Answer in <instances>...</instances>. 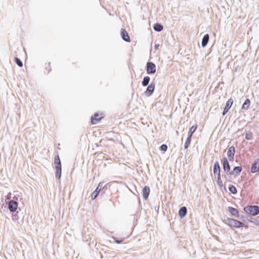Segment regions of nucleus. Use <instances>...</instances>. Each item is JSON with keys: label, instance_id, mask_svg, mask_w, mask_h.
Instances as JSON below:
<instances>
[{"label": "nucleus", "instance_id": "nucleus-40", "mask_svg": "<svg viewBox=\"0 0 259 259\" xmlns=\"http://www.w3.org/2000/svg\"><path fill=\"white\" fill-rule=\"evenodd\" d=\"M232 176L233 175H229L228 177V179L227 181L232 182Z\"/></svg>", "mask_w": 259, "mask_h": 259}, {"label": "nucleus", "instance_id": "nucleus-9", "mask_svg": "<svg viewBox=\"0 0 259 259\" xmlns=\"http://www.w3.org/2000/svg\"><path fill=\"white\" fill-rule=\"evenodd\" d=\"M221 162L223 166L224 173H227L231 171V165L229 164L228 159L226 157H223L221 159Z\"/></svg>", "mask_w": 259, "mask_h": 259}, {"label": "nucleus", "instance_id": "nucleus-34", "mask_svg": "<svg viewBox=\"0 0 259 259\" xmlns=\"http://www.w3.org/2000/svg\"><path fill=\"white\" fill-rule=\"evenodd\" d=\"M238 218L241 219L242 221H245L246 220L248 221V220H249V218L244 215L239 214V217Z\"/></svg>", "mask_w": 259, "mask_h": 259}, {"label": "nucleus", "instance_id": "nucleus-36", "mask_svg": "<svg viewBox=\"0 0 259 259\" xmlns=\"http://www.w3.org/2000/svg\"><path fill=\"white\" fill-rule=\"evenodd\" d=\"M16 213L14 214L13 215H12V218H13V220H17L18 219V211H16Z\"/></svg>", "mask_w": 259, "mask_h": 259}, {"label": "nucleus", "instance_id": "nucleus-22", "mask_svg": "<svg viewBox=\"0 0 259 259\" xmlns=\"http://www.w3.org/2000/svg\"><path fill=\"white\" fill-rule=\"evenodd\" d=\"M198 127V125L197 124H195L192 126L189 130L188 132V136L192 137L194 133L196 131Z\"/></svg>", "mask_w": 259, "mask_h": 259}, {"label": "nucleus", "instance_id": "nucleus-28", "mask_svg": "<svg viewBox=\"0 0 259 259\" xmlns=\"http://www.w3.org/2000/svg\"><path fill=\"white\" fill-rule=\"evenodd\" d=\"M113 239L114 240V242L117 244L122 243L125 239L124 237L123 238H118L116 237H113Z\"/></svg>", "mask_w": 259, "mask_h": 259}, {"label": "nucleus", "instance_id": "nucleus-23", "mask_svg": "<svg viewBox=\"0 0 259 259\" xmlns=\"http://www.w3.org/2000/svg\"><path fill=\"white\" fill-rule=\"evenodd\" d=\"M150 81V77L149 76H144L141 82L142 85L144 87L147 86L149 84Z\"/></svg>", "mask_w": 259, "mask_h": 259}, {"label": "nucleus", "instance_id": "nucleus-39", "mask_svg": "<svg viewBox=\"0 0 259 259\" xmlns=\"http://www.w3.org/2000/svg\"><path fill=\"white\" fill-rule=\"evenodd\" d=\"M158 205H156L155 206V210L157 211V213H158L159 212V207H160V202L158 201Z\"/></svg>", "mask_w": 259, "mask_h": 259}, {"label": "nucleus", "instance_id": "nucleus-15", "mask_svg": "<svg viewBox=\"0 0 259 259\" xmlns=\"http://www.w3.org/2000/svg\"><path fill=\"white\" fill-rule=\"evenodd\" d=\"M150 193V188L148 186H145L142 189V194L144 200H147L148 199Z\"/></svg>", "mask_w": 259, "mask_h": 259}, {"label": "nucleus", "instance_id": "nucleus-25", "mask_svg": "<svg viewBox=\"0 0 259 259\" xmlns=\"http://www.w3.org/2000/svg\"><path fill=\"white\" fill-rule=\"evenodd\" d=\"M192 141V138L190 136H187V138L186 139V140L184 143V148L185 149H187L188 147H189L190 143Z\"/></svg>", "mask_w": 259, "mask_h": 259}, {"label": "nucleus", "instance_id": "nucleus-31", "mask_svg": "<svg viewBox=\"0 0 259 259\" xmlns=\"http://www.w3.org/2000/svg\"><path fill=\"white\" fill-rule=\"evenodd\" d=\"M217 183L220 189L224 190L225 191L227 190L226 187L225 185L223 184L222 180L217 181Z\"/></svg>", "mask_w": 259, "mask_h": 259}, {"label": "nucleus", "instance_id": "nucleus-1", "mask_svg": "<svg viewBox=\"0 0 259 259\" xmlns=\"http://www.w3.org/2000/svg\"><path fill=\"white\" fill-rule=\"evenodd\" d=\"M101 182L102 183V184L101 189H100V190H99L100 196L102 199L104 200H107L108 199H109V197L111 196L112 194V192L110 188L111 186V184L110 183H108L104 185L105 182Z\"/></svg>", "mask_w": 259, "mask_h": 259}, {"label": "nucleus", "instance_id": "nucleus-33", "mask_svg": "<svg viewBox=\"0 0 259 259\" xmlns=\"http://www.w3.org/2000/svg\"><path fill=\"white\" fill-rule=\"evenodd\" d=\"M253 134L251 132L246 133L245 138L247 140H251L252 139Z\"/></svg>", "mask_w": 259, "mask_h": 259}, {"label": "nucleus", "instance_id": "nucleus-43", "mask_svg": "<svg viewBox=\"0 0 259 259\" xmlns=\"http://www.w3.org/2000/svg\"><path fill=\"white\" fill-rule=\"evenodd\" d=\"M96 146H99L98 144H96Z\"/></svg>", "mask_w": 259, "mask_h": 259}, {"label": "nucleus", "instance_id": "nucleus-41", "mask_svg": "<svg viewBox=\"0 0 259 259\" xmlns=\"http://www.w3.org/2000/svg\"><path fill=\"white\" fill-rule=\"evenodd\" d=\"M160 47V45L158 44H154V49L155 50H158Z\"/></svg>", "mask_w": 259, "mask_h": 259}, {"label": "nucleus", "instance_id": "nucleus-44", "mask_svg": "<svg viewBox=\"0 0 259 259\" xmlns=\"http://www.w3.org/2000/svg\"><path fill=\"white\" fill-rule=\"evenodd\" d=\"M258 165V173H259V164Z\"/></svg>", "mask_w": 259, "mask_h": 259}, {"label": "nucleus", "instance_id": "nucleus-13", "mask_svg": "<svg viewBox=\"0 0 259 259\" xmlns=\"http://www.w3.org/2000/svg\"><path fill=\"white\" fill-rule=\"evenodd\" d=\"M259 164V158H256L254 160L253 162L252 163L250 168V172L254 174L258 172V164Z\"/></svg>", "mask_w": 259, "mask_h": 259}, {"label": "nucleus", "instance_id": "nucleus-19", "mask_svg": "<svg viewBox=\"0 0 259 259\" xmlns=\"http://www.w3.org/2000/svg\"><path fill=\"white\" fill-rule=\"evenodd\" d=\"M209 40V35L208 33L205 34L201 40V46L202 48L205 47Z\"/></svg>", "mask_w": 259, "mask_h": 259}, {"label": "nucleus", "instance_id": "nucleus-14", "mask_svg": "<svg viewBox=\"0 0 259 259\" xmlns=\"http://www.w3.org/2000/svg\"><path fill=\"white\" fill-rule=\"evenodd\" d=\"M120 35L124 41L127 42L131 41L128 32L123 28H121L120 30Z\"/></svg>", "mask_w": 259, "mask_h": 259}, {"label": "nucleus", "instance_id": "nucleus-29", "mask_svg": "<svg viewBox=\"0 0 259 259\" xmlns=\"http://www.w3.org/2000/svg\"><path fill=\"white\" fill-rule=\"evenodd\" d=\"M14 61L19 67H22L23 66V62L19 58L17 57V55L14 57Z\"/></svg>", "mask_w": 259, "mask_h": 259}, {"label": "nucleus", "instance_id": "nucleus-3", "mask_svg": "<svg viewBox=\"0 0 259 259\" xmlns=\"http://www.w3.org/2000/svg\"><path fill=\"white\" fill-rule=\"evenodd\" d=\"M19 195H15L12 200L10 201H6V204L8 205V208L10 212L14 213L17 211L18 208V198Z\"/></svg>", "mask_w": 259, "mask_h": 259}, {"label": "nucleus", "instance_id": "nucleus-20", "mask_svg": "<svg viewBox=\"0 0 259 259\" xmlns=\"http://www.w3.org/2000/svg\"><path fill=\"white\" fill-rule=\"evenodd\" d=\"M153 29L156 32H160L163 29V26L160 23H155L153 25Z\"/></svg>", "mask_w": 259, "mask_h": 259}, {"label": "nucleus", "instance_id": "nucleus-21", "mask_svg": "<svg viewBox=\"0 0 259 259\" xmlns=\"http://www.w3.org/2000/svg\"><path fill=\"white\" fill-rule=\"evenodd\" d=\"M250 103L251 102L250 99L248 98L246 99L242 105L241 109L244 110H247L249 108Z\"/></svg>", "mask_w": 259, "mask_h": 259}, {"label": "nucleus", "instance_id": "nucleus-5", "mask_svg": "<svg viewBox=\"0 0 259 259\" xmlns=\"http://www.w3.org/2000/svg\"><path fill=\"white\" fill-rule=\"evenodd\" d=\"M213 172L215 177L216 181H221V169L220 163L218 161L214 162L213 166Z\"/></svg>", "mask_w": 259, "mask_h": 259}, {"label": "nucleus", "instance_id": "nucleus-7", "mask_svg": "<svg viewBox=\"0 0 259 259\" xmlns=\"http://www.w3.org/2000/svg\"><path fill=\"white\" fill-rule=\"evenodd\" d=\"M146 70L147 74L152 75L155 73L156 67L155 64L151 61H148L146 65Z\"/></svg>", "mask_w": 259, "mask_h": 259}, {"label": "nucleus", "instance_id": "nucleus-6", "mask_svg": "<svg viewBox=\"0 0 259 259\" xmlns=\"http://www.w3.org/2000/svg\"><path fill=\"white\" fill-rule=\"evenodd\" d=\"M105 117V115L103 113L98 112H95L91 117L90 123L92 125H95L99 122L101 119Z\"/></svg>", "mask_w": 259, "mask_h": 259}, {"label": "nucleus", "instance_id": "nucleus-12", "mask_svg": "<svg viewBox=\"0 0 259 259\" xmlns=\"http://www.w3.org/2000/svg\"><path fill=\"white\" fill-rule=\"evenodd\" d=\"M102 182H100L95 190L92 192L91 194V197L92 200H94L96 199L97 197L100 195V189H101L102 187Z\"/></svg>", "mask_w": 259, "mask_h": 259}, {"label": "nucleus", "instance_id": "nucleus-30", "mask_svg": "<svg viewBox=\"0 0 259 259\" xmlns=\"http://www.w3.org/2000/svg\"><path fill=\"white\" fill-rule=\"evenodd\" d=\"M233 218H227L226 219H225L224 220H222L223 222L227 225L228 227H229V225L230 223H232V221H233Z\"/></svg>", "mask_w": 259, "mask_h": 259}, {"label": "nucleus", "instance_id": "nucleus-37", "mask_svg": "<svg viewBox=\"0 0 259 259\" xmlns=\"http://www.w3.org/2000/svg\"><path fill=\"white\" fill-rule=\"evenodd\" d=\"M227 157L228 158V161H232L234 159V155H228Z\"/></svg>", "mask_w": 259, "mask_h": 259}, {"label": "nucleus", "instance_id": "nucleus-24", "mask_svg": "<svg viewBox=\"0 0 259 259\" xmlns=\"http://www.w3.org/2000/svg\"><path fill=\"white\" fill-rule=\"evenodd\" d=\"M228 190L230 192L234 195H235L237 193V190L235 186L233 185L230 184L229 185Z\"/></svg>", "mask_w": 259, "mask_h": 259}, {"label": "nucleus", "instance_id": "nucleus-42", "mask_svg": "<svg viewBox=\"0 0 259 259\" xmlns=\"http://www.w3.org/2000/svg\"><path fill=\"white\" fill-rule=\"evenodd\" d=\"M243 227H244L246 229H247L248 228V226L247 225H245V226H243Z\"/></svg>", "mask_w": 259, "mask_h": 259}, {"label": "nucleus", "instance_id": "nucleus-38", "mask_svg": "<svg viewBox=\"0 0 259 259\" xmlns=\"http://www.w3.org/2000/svg\"><path fill=\"white\" fill-rule=\"evenodd\" d=\"M11 192H9L6 196H5V199H6V201L7 200H9L10 201L11 199Z\"/></svg>", "mask_w": 259, "mask_h": 259}, {"label": "nucleus", "instance_id": "nucleus-18", "mask_svg": "<svg viewBox=\"0 0 259 259\" xmlns=\"http://www.w3.org/2000/svg\"><path fill=\"white\" fill-rule=\"evenodd\" d=\"M187 208L184 206L180 208L178 211V215L181 219L184 218L187 214Z\"/></svg>", "mask_w": 259, "mask_h": 259}, {"label": "nucleus", "instance_id": "nucleus-27", "mask_svg": "<svg viewBox=\"0 0 259 259\" xmlns=\"http://www.w3.org/2000/svg\"><path fill=\"white\" fill-rule=\"evenodd\" d=\"M258 218H249V220H248V221L249 222H250L251 223H253L255 224V225L259 226V220H258Z\"/></svg>", "mask_w": 259, "mask_h": 259}, {"label": "nucleus", "instance_id": "nucleus-26", "mask_svg": "<svg viewBox=\"0 0 259 259\" xmlns=\"http://www.w3.org/2000/svg\"><path fill=\"white\" fill-rule=\"evenodd\" d=\"M235 148L234 146H231L229 147L227 151V155H235Z\"/></svg>", "mask_w": 259, "mask_h": 259}, {"label": "nucleus", "instance_id": "nucleus-8", "mask_svg": "<svg viewBox=\"0 0 259 259\" xmlns=\"http://www.w3.org/2000/svg\"><path fill=\"white\" fill-rule=\"evenodd\" d=\"M154 79L151 83L147 85L146 91L144 92V94L146 97H150L154 93L155 88V82Z\"/></svg>", "mask_w": 259, "mask_h": 259}, {"label": "nucleus", "instance_id": "nucleus-17", "mask_svg": "<svg viewBox=\"0 0 259 259\" xmlns=\"http://www.w3.org/2000/svg\"><path fill=\"white\" fill-rule=\"evenodd\" d=\"M228 211L230 212L232 217L237 218L239 217V211L237 208L235 207L232 206H229L228 207Z\"/></svg>", "mask_w": 259, "mask_h": 259}, {"label": "nucleus", "instance_id": "nucleus-2", "mask_svg": "<svg viewBox=\"0 0 259 259\" xmlns=\"http://www.w3.org/2000/svg\"><path fill=\"white\" fill-rule=\"evenodd\" d=\"M54 163L55 169V178L56 180H60L62 175V164L59 154L55 156Z\"/></svg>", "mask_w": 259, "mask_h": 259}, {"label": "nucleus", "instance_id": "nucleus-16", "mask_svg": "<svg viewBox=\"0 0 259 259\" xmlns=\"http://www.w3.org/2000/svg\"><path fill=\"white\" fill-rule=\"evenodd\" d=\"M242 170L241 166H234L232 170H231L230 174L233 175L235 178L238 176Z\"/></svg>", "mask_w": 259, "mask_h": 259}, {"label": "nucleus", "instance_id": "nucleus-4", "mask_svg": "<svg viewBox=\"0 0 259 259\" xmlns=\"http://www.w3.org/2000/svg\"><path fill=\"white\" fill-rule=\"evenodd\" d=\"M243 210L247 214L256 216L259 214V206L247 205L243 207Z\"/></svg>", "mask_w": 259, "mask_h": 259}, {"label": "nucleus", "instance_id": "nucleus-35", "mask_svg": "<svg viewBox=\"0 0 259 259\" xmlns=\"http://www.w3.org/2000/svg\"><path fill=\"white\" fill-rule=\"evenodd\" d=\"M229 175H231V174H230V172H227V173H224L222 176L223 178H224L226 180V182H227V180L228 179V177Z\"/></svg>", "mask_w": 259, "mask_h": 259}, {"label": "nucleus", "instance_id": "nucleus-10", "mask_svg": "<svg viewBox=\"0 0 259 259\" xmlns=\"http://www.w3.org/2000/svg\"><path fill=\"white\" fill-rule=\"evenodd\" d=\"M230 225L229 227L232 230L234 229H240L243 228V226H245L244 223L235 219H234L232 223H230Z\"/></svg>", "mask_w": 259, "mask_h": 259}, {"label": "nucleus", "instance_id": "nucleus-32", "mask_svg": "<svg viewBox=\"0 0 259 259\" xmlns=\"http://www.w3.org/2000/svg\"><path fill=\"white\" fill-rule=\"evenodd\" d=\"M159 149L163 153H164L167 150V146L165 144H163L159 146Z\"/></svg>", "mask_w": 259, "mask_h": 259}, {"label": "nucleus", "instance_id": "nucleus-11", "mask_svg": "<svg viewBox=\"0 0 259 259\" xmlns=\"http://www.w3.org/2000/svg\"><path fill=\"white\" fill-rule=\"evenodd\" d=\"M234 101L232 98H230L226 102L225 107L223 109V111L222 113L223 116L225 115L229 111L231 107L233 104Z\"/></svg>", "mask_w": 259, "mask_h": 259}]
</instances>
